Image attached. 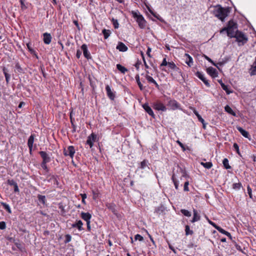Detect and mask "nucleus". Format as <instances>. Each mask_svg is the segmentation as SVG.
I'll return each mask as SVG.
<instances>
[{"instance_id":"1","label":"nucleus","mask_w":256,"mask_h":256,"mask_svg":"<svg viewBox=\"0 0 256 256\" xmlns=\"http://www.w3.org/2000/svg\"><path fill=\"white\" fill-rule=\"evenodd\" d=\"M228 8H224L219 5L214 6L212 10L213 14L222 22L224 21L225 18L228 16Z\"/></svg>"},{"instance_id":"2","label":"nucleus","mask_w":256,"mask_h":256,"mask_svg":"<svg viewBox=\"0 0 256 256\" xmlns=\"http://www.w3.org/2000/svg\"><path fill=\"white\" fill-rule=\"evenodd\" d=\"M132 14L133 18L136 20V22L138 24L140 28L141 29L145 28L146 26V22L140 12L138 10L132 11Z\"/></svg>"},{"instance_id":"3","label":"nucleus","mask_w":256,"mask_h":256,"mask_svg":"<svg viewBox=\"0 0 256 256\" xmlns=\"http://www.w3.org/2000/svg\"><path fill=\"white\" fill-rule=\"evenodd\" d=\"M237 26L236 23L233 21H230L227 27V34L230 38H234L237 33Z\"/></svg>"},{"instance_id":"4","label":"nucleus","mask_w":256,"mask_h":256,"mask_svg":"<svg viewBox=\"0 0 256 256\" xmlns=\"http://www.w3.org/2000/svg\"><path fill=\"white\" fill-rule=\"evenodd\" d=\"M234 38H236V40L240 43L239 45L244 44L248 41V38L246 36L244 33L240 31H238Z\"/></svg>"},{"instance_id":"5","label":"nucleus","mask_w":256,"mask_h":256,"mask_svg":"<svg viewBox=\"0 0 256 256\" xmlns=\"http://www.w3.org/2000/svg\"><path fill=\"white\" fill-rule=\"evenodd\" d=\"M97 140V136L94 133H92L88 137L86 142V144L88 145L90 148L94 146V142Z\"/></svg>"},{"instance_id":"6","label":"nucleus","mask_w":256,"mask_h":256,"mask_svg":"<svg viewBox=\"0 0 256 256\" xmlns=\"http://www.w3.org/2000/svg\"><path fill=\"white\" fill-rule=\"evenodd\" d=\"M153 108L154 110L158 111L161 110L162 112H165L166 110V106L164 104L158 100L153 104Z\"/></svg>"},{"instance_id":"7","label":"nucleus","mask_w":256,"mask_h":256,"mask_svg":"<svg viewBox=\"0 0 256 256\" xmlns=\"http://www.w3.org/2000/svg\"><path fill=\"white\" fill-rule=\"evenodd\" d=\"M75 154V149L73 146H68L67 149H64V154L66 156H69L72 158H73Z\"/></svg>"},{"instance_id":"8","label":"nucleus","mask_w":256,"mask_h":256,"mask_svg":"<svg viewBox=\"0 0 256 256\" xmlns=\"http://www.w3.org/2000/svg\"><path fill=\"white\" fill-rule=\"evenodd\" d=\"M167 106L172 110H176L180 108V104L174 100H170L168 102Z\"/></svg>"},{"instance_id":"9","label":"nucleus","mask_w":256,"mask_h":256,"mask_svg":"<svg viewBox=\"0 0 256 256\" xmlns=\"http://www.w3.org/2000/svg\"><path fill=\"white\" fill-rule=\"evenodd\" d=\"M116 48L120 52H125L128 50V48L125 44L121 42H118L116 46Z\"/></svg>"},{"instance_id":"10","label":"nucleus","mask_w":256,"mask_h":256,"mask_svg":"<svg viewBox=\"0 0 256 256\" xmlns=\"http://www.w3.org/2000/svg\"><path fill=\"white\" fill-rule=\"evenodd\" d=\"M39 154L42 158V162L48 163L50 162V158L48 156V155L45 152L40 151V152Z\"/></svg>"},{"instance_id":"11","label":"nucleus","mask_w":256,"mask_h":256,"mask_svg":"<svg viewBox=\"0 0 256 256\" xmlns=\"http://www.w3.org/2000/svg\"><path fill=\"white\" fill-rule=\"evenodd\" d=\"M34 137L35 136L34 134H31L28 139V146L30 150V154H31L32 152Z\"/></svg>"},{"instance_id":"12","label":"nucleus","mask_w":256,"mask_h":256,"mask_svg":"<svg viewBox=\"0 0 256 256\" xmlns=\"http://www.w3.org/2000/svg\"><path fill=\"white\" fill-rule=\"evenodd\" d=\"M44 38L43 40L45 44H49L52 41V37L50 34L45 32L43 34Z\"/></svg>"},{"instance_id":"13","label":"nucleus","mask_w":256,"mask_h":256,"mask_svg":"<svg viewBox=\"0 0 256 256\" xmlns=\"http://www.w3.org/2000/svg\"><path fill=\"white\" fill-rule=\"evenodd\" d=\"M106 90L108 97L112 100H114L115 98L114 94L112 92V90H111L110 86L108 85L106 86Z\"/></svg>"},{"instance_id":"14","label":"nucleus","mask_w":256,"mask_h":256,"mask_svg":"<svg viewBox=\"0 0 256 256\" xmlns=\"http://www.w3.org/2000/svg\"><path fill=\"white\" fill-rule=\"evenodd\" d=\"M196 76L201 80L204 84L208 87L210 86V84L207 80L204 77V76L203 74H202L200 72H196Z\"/></svg>"},{"instance_id":"15","label":"nucleus","mask_w":256,"mask_h":256,"mask_svg":"<svg viewBox=\"0 0 256 256\" xmlns=\"http://www.w3.org/2000/svg\"><path fill=\"white\" fill-rule=\"evenodd\" d=\"M143 108L146 110V112L152 117L154 118V114L152 110V109L149 106L148 104H145L142 106Z\"/></svg>"},{"instance_id":"16","label":"nucleus","mask_w":256,"mask_h":256,"mask_svg":"<svg viewBox=\"0 0 256 256\" xmlns=\"http://www.w3.org/2000/svg\"><path fill=\"white\" fill-rule=\"evenodd\" d=\"M81 48L83 51V54L85 58H86L88 59L90 58V56L88 51L86 45L85 44H82V46Z\"/></svg>"},{"instance_id":"17","label":"nucleus","mask_w":256,"mask_h":256,"mask_svg":"<svg viewBox=\"0 0 256 256\" xmlns=\"http://www.w3.org/2000/svg\"><path fill=\"white\" fill-rule=\"evenodd\" d=\"M236 128L238 132L242 135V136L250 140V134L247 131L245 130L240 126H237Z\"/></svg>"},{"instance_id":"18","label":"nucleus","mask_w":256,"mask_h":256,"mask_svg":"<svg viewBox=\"0 0 256 256\" xmlns=\"http://www.w3.org/2000/svg\"><path fill=\"white\" fill-rule=\"evenodd\" d=\"M82 218L86 222H90L92 218V215L88 212H82L81 213Z\"/></svg>"},{"instance_id":"19","label":"nucleus","mask_w":256,"mask_h":256,"mask_svg":"<svg viewBox=\"0 0 256 256\" xmlns=\"http://www.w3.org/2000/svg\"><path fill=\"white\" fill-rule=\"evenodd\" d=\"M82 225L83 224L82 220H78L76 223L73 224L72 226V228H76L80 231H81L84 230Z\"/></svg>"},{"instance_id":"20","label":"nucleus","mask_w":256,"mask_h":256,"mask_svg":"<svg viewBox=\"0 0 256 256\" xmlns=\"http://www.w3.org/2000/svg\"><path fill=\"white\" fill-rule=\"evenodd\" d=\"M208 73L212 77L217 76L216 70L212 67H210L207 69Z\"/></svg>"},{"instance_id":"21","label":"nucleus","mask_w":256,"mask_h":256,"mask_svg":"<svg viewBox=\"0 0 256 256\" xmlns=\"http://www.w3.org/2000/svg\"><path fill=\"white\" fill-rule=\"evenodd\" d=\"M186 63L189 66H191L193 64L192 58L188 54H185Z\"/></svg>"},{"instance_id":"22","label":"nucleus","mask_w":256,"mask_h":256,"mask_svg":"<svg viewBox=\"0 0 256 256\" xmlns=\"http://www.w3.org/2000/svg\"><path fill=\"white\" fill-rule=\"evenodd\" d=\"M168 66L170 69L173 70L176 72H180V68L176 66L174 62H168Z\"/></svg>"},{"instance_id":"23","label":"nucleus","mask_w":256,"mask_h":256,"mask_svg":"<svg viewBox=\"0 0 256 256\" xmlns=\"http://www.w3.org/2000/svg\"><path fill=\"white\" fill-rule=\"evenodd\" d=\"M194 212V217L192 220H191L192 222H197L200 220V216L198 214L197 211L196 210H193Z\"/></svg>"},{"instance_id":"24","label":"nucleus","mask_w":256,"mask_h":256,"mask_svg":"<svg viewBox=\"0 0 256 256\" xmlns=\"http://www.w3.org/2000/svg\"><path fill=\"white\" fill-rule=\"evenodd\" d=\"M216 230L220 232V233L224 234L229 237L230 238H232L231 234L230 232H228L225 230H224L222 229V228H216Z\"/></svg>"},{"instance_id":"25","label":"nucleus","mask_w":256,"mask_h":256,"mask_svg":"<svg viewBox=\"0 0 256 256\" xmlns=\"http://www.w3.org/2000/svg\"><path fill=\"white\" fill-rule=\"evenodd\" d=\"M224 110L226 112L234 116H236V113L233 111V110L232 109V108L228 105H226L224 107Z\"/></svg>"},{"instance_id":"26","label":"nucleus","mask_w":256,"mask_h":256,"mask_svg":"<svg viewBox=\"0 0 256 256\" xmlns=\"http://www.w3.org/2000/svg\"><path fill=\"white\" fill-rule=\"evenodd\" d=\"M116 68L118 70H120L122 73L124 74L128 70L122 66L120 64H116Z\"/></svg>"},{"instance_id":"27","label":"nucleus","mask_w":256,"mask_h":256,"mask_svg":"<svg viewBox=\"0 0 256 256\" xmlns=\"http://www.w3.org/2000/svg\"><path fill=\"white\" fill-rule=\"evenodd\" d=\"M102 33L104 34V38L107 39L111 34V32L109 30L104 29L102 31Z\"/></svg>"},{"instance_id":"28","label":"nucleus","mask_w":256,"mask_h":256,"mask_svg":"<svg viewBox=\"0 0 256 256\" xmlns=\"http://www.w3.org/2000/svg\"><path fill=\"white\" fill-rule=\"evenodd\" d=\"M242 187V184L240 182L234 183L232 186V188L236 190H238L240 189Z\"/></svg>"},{"instance_id":"29","label":"nucleus","mask_w":256,"mask_h":256,"mask_svg":"<svg viewBox=\"0 0 256 256\" xmlns=\"http://www.w3.org/2000/svg\"><path fill=\"white\" fill-rule=\"evenodd\" d=\"M200 164L206 168L210 169L212 166V164L211 162H201Z\"/></svg>"},{"instance_id":"30","label":"nucleus","mask_w":256,"mask_h":256,"mask_svg":"<svg viewBox=\"0 0 256 256\" xmlns=\"http://www.w3.org/2000/svg\"><path fill=\"white\" fill-rule=\"evenodd\" d=\"M250 74L251 76H254L256 74V64H254L252 66L250 70Z\"/></svg>"},{"instance_id":"31","label":"nucleus","mask_w":256,"mask_h":256,"mask_svg":"<svg viewBox=\"0 0 256 256\" xmlns=\"http://www.w3.org/2000/svg\"><path fill=\"white\" fill-rule=\"evenodd\" d=\"M2 205V206L4 207V208L7 210V212L9 213V214H11L12 213V210L10 208V206H9V205L5 202H2L1 203Z\"/></svg>"},{"instance_id":"32","label":"nucleus","mask_w":256,"mask_h":256,"mask_svg":"<svg viewBox=\"0 0 256 256\" xmlns=\"http://www.w3.org/2000/svg\"><path fill=\"white\" fill-rule=\"evenodd\" d=\"M221 86L222 88V89L226 91L228 94H229L232 92V91L229 90L228 86L225 85L224 83L221 84Z\"/></svg>"},{"instance_id":"33","label":"nucleus","mask_w":256,"mask_h":256,"mask_svg":"<svg viewBox=\"0 0 256 256\" xmlns=\"http://www.w3.org/2000/svg\"><path fill=\"white\" fill-rule=\"evenodd\" d=\"M222 164L226 169L230 168L231 167L228 164V160L227 158H225L223 160Z\"/></svg>"},{"instance_id":"34","label":"nucleus","mask_w":256,"mask_h":256,"mask_svg":"<svg viewBox=\"0 0 256 256\" xmlns=\"http://www.w3.org/2000/svg\"><path fill=\"white\" fill-rule=\"evenodd\" d=\"M185 232L186 236L193 234V231L190 230V226L188 225L186 226Z\"/></svg>"},{"instance_id":"35","label":"nucleus","mask_w":256,"mask_h":256,"mask_svg":"<svg viewBox=\"0 0 256 256\" xmlns=\"http://www.w3.org/2000/svg\"><path fill=\"white\" fill-rule=\"evenodd\" d=\"M181 212L185 216L190 217L191 216V212L188 210L185 209H182L180 210Z\"/></svg>"},{"instance_id":"36","label":"nucleus","mask_w":256,"mask_h":256,"mask_svg":"<svg viewBox=\"0 0 256 256\" xmlns=\"http://www.w3.org/2000/svg\"><path fill=\"white\" fill-rule=\"evenodd\" d=\"M194 114H196V116H197L198 120L200 122L203 124L204 126V120L202 118V117L198 113V112L196 111H194Z\"/></svg>"},{"instance_id":"37","label":"nucleus","mask_w":256,"mask_h":256,"mask_svg":"<svg viewBox=\"0 0 256 256\" xmlns=\"http://www.w3.org/2000/svg\"><path fill=\"white\" fill-rule=\"evenodd\" d=\"M38 199L39 200V201L40 202H41L42 204H45L46 203V197L45 196H42V195H38Z\"/></svg>"},{"instance_id":"38","label":"nucleus","mask_w":256,"mask_h":256,"mask_svg":"<svg viewBox=\"0 0 256 256\" xmlns=\"http://www.w3.org/2000/svg\"><path fill=\"white\" fill-rule=\"evenodd\" d=\"M136 82H137V84H138V85L140 89L141 90H143L144 89V88H143V86H142V84H141L140 82V78H139V76L138 75H137L136 76Z\"/></svg>"},{"instance_id":"39","label":"nucleus","mask_w":256,"mask_h":256,"mask_svg":"<svg viewBox=\"0 0 256 256\" xmlns=\"http://www.w3.org/2000/svg\"><path fill=\"white\" fill-rule=\"evenodd\" d=\"M172 181L174 182V185L176 189V190H178V181L176 180V179L174 178V175H173L172 176Z\"/></svg>"},{"instance_id":"40","label":"nucleus","mask_w":256,"mask_h":256,"mask_svg":"<svg viewBox=\"0 0 256 256\" xmlns=\"http://www.w3.org/2000/svg\"><path fill=\"white\" fill-rule=\"evenodd\" d=\"M146 78L148 80V81L150 82L154 83L156 82V80L150 76L146 74Z\"/></svg>"},{"instance_id":"41","label":"nucleus","mask_w":256,"mask_h":256,"mask_svg":"<svg viewBox=\"0 0 256 256\" xmlns=\"http://www.w3.org/2000/svg\"><path fill=\"white\" fill-rule=\"evenodd\" d=\"M4 73L6 78V82L8 83L10 78V75L7 73L5 69H4Z\"/></svg>"},{"instance_id":"42","label":"nucleus","mask_w":256,"mask_h":256,"mask_svg":"<svg viewBox=\"0 0 256 256\" xmlns=\"http://www.w3.org/2000/svg\"><path fill=\"white\" fill-rule=\"evenodd\" d=\"M247 190H248V193L249 195L250 198L251 199H252L253 198H252V190L251 188H250V186H248Z\"/></svg>"},{"instance_id":"43","label":"nucleus","mask_w":256,"mask_h":256,"mask_svg":"<svg viewBox=\"0 0 256 256\" xmlns=\"http://www.w3.org/2000/svg\"><path fill=\"white\" fill-rule=\"evenodd\" d=\"M134 239H135V240H138L139 241H142L144 240V238L141 235H140L139 234H137L135 236Z\"/></svg>"},{"instance_id":"44","label":"nucleus","mask_w":256,"mask_h":256,"mask_svg":"<svg viewBox=\"0 0 256 256\" xmlns=\"http://www.w3.org/2000/svg\"><path fill=\"white\" fill-rule=\"evenodd\" d=\"M112 23H113L114 28H118L119 26V24H118V20H116L112 18Z\"/></svg>"},{"instance_id":"45","label":"nucleus","mask_w":256,"mask_h":256,"mask_svg":"<svg viewBox=\"0 0 256 256\" xmlns=\"http://www.w3.org/2000/svg\"><path fill=\"white\" fill-rule=\"evenodd\" d=\"M188 184H189V182L188 181L187 182H184V191L186 192H188L189 191V188H188Z\"/></svg>"},{"instance_id":"46","label":"nucleus","mask_w":256,"mask_h":256,"mask_svg":"<svg viewBox=\"0 0 256 256\" xmlns=\"http://www.w3.org/2000/svg\"><path fill=\"white\" fill-rule=\"evenodd\" d=\"M6 228V224L4 222H0V230H4Z\"/></svg>"},{"instance_id":"47","label":"nucleus","mask_w":256,"mask_h":256,"mask_svg":"<svg viewBox=\"0 0 256 256\" xmlns=\"http://www.w3.org/2000/svg\"><path fill=\"white\" fill-rule=\"evenodd\" d=\"M147 166V162L146 160H143L140 164V168H144Z\"/></svg>"},{"instance_id":"48","label":"nucleus","mask_w":256,"mask_h":256,"mask_svg":"<svg viewBox=\"0 0 256 256\" xmlns=\"http://www.w3.org/2000/svg\"><path fill=\"white\" fill-rule=\"evenodd\" d=\"M72 237L70 234H66V236L65 242L68 243L71 240Z\"/></svg>"},{"instance_id":"49","label":"nucleus","mask_w":256,"mask_h":256,"mask_svg":"<svg viewBox=\"0 0 256 256\" xmlns=\"http://www.w3.org/2000/svg\"><path fill=\"white\" fill-rule=\"evenodd\" d=\"M234 149L236 150V152L238 154H240V151H239V146H238V144L236 143H234Z\"/></svg>"},{"instance_id":"50","label":"nucleus","mask_w":256,"mask_h":256,"mask_svg":"<svg viewBox=\"0 0 256 256\" xmlns=\"http://www.w3.org/2000/svg\"><path fill=\"white\" fill-rule=\"evenodd\" d=\"M46 164L47 163L42 162L41 164V166L43 169L47 171L48 170V168L46 166Z\"/></svg>"},{"instance_id":"51","label":"nucleus","mask_w":256,"mask_h":256,"mask_svg":"<svg viewBox=\"0 0 256 256\" xmlns=\"http://www.w3.org/2000/svg\"><path fill=\"white\" fill-rule=\"evenodd\" d=\"M81 196L82 198V202L84 204H86L85 199L86 198V194H81Z\"/></svg>"},{"instance_id":"52","label":"nucleus","mask_w":256,"mask_h":256,"mask_svg":"<svg viewBox=\"0 0 256 256\" xmlns=\"http://www.w3.org/2000/svg\"><path fill=\"white\" fill-rule=\"evenodd\" d=\"M168 62H166V58H164L162 62V63L160 64V66H168Z\"/></svg>"},{"instance_id":"53","label":"nucleus","mask_w":256,"mask_h":256,"mask_svg":"<svg viewBox=\"0 0 256 256\" xmlns=\"http://www.w3.org/2000/svg\"><path fill=\"white\" fill-rule=\"evenodd\" d=\"M8 184H10V186H14L15 184H17L16 183V182L15 181H14V180H8Z\"/></svg>"},{"instance_id":"54","label":"nucleus","mask_w":256,"mask_h":256,"mask_svg":"<svg viewBox=\"0 0 256 256\" xmlns=\"http://www.w3.org/2000/svg\"><path fill=\"white\" fill-rule=\"evenodd\" d=\"M141 54L142 56V60H144V66L146 67V68H148V66L147 64L146 63V62L145 60V58H144V54L142 52H141Z\"/></svg>"},{"instance_id":"55","label":"nucleus","mask_w":256,"mask_h":256,"mask_svg":"<svg viewBox=\"0 0 256 256\" xmlns=\"http://www.w3.org/2000/svg\"><path fill=\"white\" fill-rule=\"evenodd\" d=\"M82 54V51L80 50H76V56L78 58H80Z\"/></svg>"},{"instance_id":"56","label":"nucleus","mask_w":256,"mask_h":256,"mask_svg":"<svg viewBox=\"0 0 256 256\" xmlns=\"http://www.w3.org/2000/svg\"><path fill=\"white\" fill-rule=\"evenodd\" d=\"M177 143L179 144V146L182 148V150H185L186 149H185V148L184 146V144L181 142H180L179 140H178L177 141Z\"/></svg>"},{"instance_id":"57","label":"nucleus","mask_w":256,"mask_h":256,"mask_svg":"<svg viewBox=\"0 0 256 256\" xmlns=\"http://www.w3.org/2000/svg\"><path fill=\"white\" fill-rule=\"evenodd\" d=\"M20 4H21V8H26V7L24 4V0H20Z\"/></svg>"},{"instance_id":"58","label":"nucleus","mask_w":256,"mask_h":256,"mask_svg":"<svg viewBox=\"0 0 256 256\" xmlns=\"http://www.w3.org/2000/svg\"><path fill=\"white\" fill-rule=\"evenodd\" d=\"M212 64L214 65V66H216V67H217L218 68H219V66H222V62H218L217 64H215L214 62V64Z\"/></svg>"},{"instance_id":"59","label":"nucleus","mask_w":256,"mask_h":256,"mask_svg":"<svg viewBox=\"0 0 256 256\" xmlns=\"http://www.w3.org/2000/svg\"><path fill=\"white\" fill-rule=\"evenodd\" d=\"M150 52H151V48H148L147 52H146V54L148 56H149L150 58L151 57Z\"/></svg>"},{"instance_id":"60","label":"nucleus","mask_w":256,"mask_h":256,"mask_svg":"<svg viewBox=\"0 0 256 256\" xmlns=\"http://www.w3.org/2000/svg\"><path fill=\"white\" fill-rule=\"evenodd\" d=\"M204 58L207 60H208V62H210L212 64H214V62L210 58H208V56L204 55Z\"/></svg>"},{"instance_id":"61","label":"nucleus","mask_w":256,"mask_h":256,"mask_svg":"<svg viewBox=\"0 0 256 256\" xmlns=\"http://www.w3.org/2000/svg\"><path fill=\"white\" fill-rule=\"evenodd\" d=\"M14 191L15 192H18L19 191L18 184H15V186H14Z\"/></svg>"},{"instance_id":"62","label":"nucleus","mask_w":256,"mask_h":256,"mask_svg":"<svg viewBox=\"0 0 256 256\" xmlns=\"http://www.w3.org/2000/svg\"><path fill=\"white\" fill-rule=\"evenodd\" d=\"M210 223L216 229V228H220V226H217L216 224L213 222H210Z\"/></svg>"},{"instance_id":"63","label":"nucleus","mask_w":256,"mask_h":256,"mask_svg":"<svg viewBox=\"0 0 256 256\" xmlns=\"http://www.w3.org/2000/svg\"><path fill=\"white\" fill-rule=\"evenodd\" d=\"M90 221L86 222L87 228L88 231L90 230Z\"/></svg>"},{"instance_id":"64","label":"nucleus","mask_w":256,"mask_h":256,"mask_svg":"<svg viewBox=\"0 0 256 256\" xmlns=\"http://www.w3.org/2000/svg\"><path fill=\"white\" fill-rule=\"evenodd\" d=\"M148 11L153 15L154 16H156L154 14V12L152 11V10L149 8L148 6Z\"/></svg>"}]
</instances>
